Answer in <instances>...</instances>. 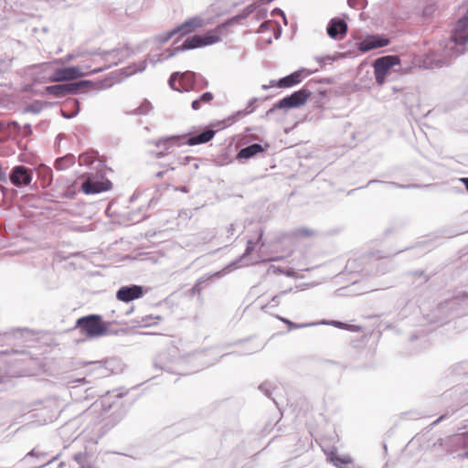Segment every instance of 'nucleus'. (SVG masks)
Segmentation results:
<instances>
[{
    "instance_id": "393cba45",
    "label": "nucleus",
    "mask_w": 468,
    "mask_h": 468,
    "mask_svg": "<svg viewBox=\"0 0 468 468\" xmlns=\"http://www.w3.org/2000/svg\"><path fill=\"white\" fill-rule=\"evenodd\" d=\"M152 110V104L147 100H144L139 107L134 109L131 113L137 115H145Z\"/></svg>"
},
{
    "instance_id": "6e6552de",
    "label": "nucleus",
    "mask_w": 468,
    "mask_h": 468,
    "mask_svg": "<svg viewBox=\"0 0 468 468\" xmlns=\"http://www.w3.org/2000/svg\"><path fill=\"white\" fill-rule=\"evenodd\" d=\"M203 26L202 19L198 17H193L190 18L184 23H182L180 26L175 27L172 30H169L165 33L160 34L157 37V39L160 43L164 44L169 41L175 35L180 34L181 36L186 35L192 31H194L196 28L200 27Z\"/></svg>"
},
{
    "instance_id": "49530a36",
    "label": "nucleus",
    "mask_w": 468,
    "mask_h": 468,
    "mask_svg": "<svg viewBox=\"0 0 468 468\" xmlns=\"http://www.w3.org/2000/svg\"><path fill=\"white\" fill-rule=\"evenodd\" d=\"M376 182L375 180H370L367 185H370L372 183Z\"/></svg>"
},
{
    "instance_id": "1a4fd4ad",
    "label": "nucleus",
    "mask_w": 468,
    "mask_h": 468,
    "mask_svg": "<svg viewBox=\"0 0 468 468\" xmlns=\"http://www.w3.org/2000/svg\"><path fill=\"white\" fill-rule=\"evenodd\" d=\"M310 95L311 91L308 90L307 89H302L297 91H294L290 96H286L283 99L280 100L279 102L274 106V108L270 110V112H272L275 108L288 110L300 107L307 101Z\"/></svg>"
},
{
    "instance_id": "f8f14e48",
    "label": "nucleus",
    "mask_w": 468,
    "mask_h": 468,
    "mask_svg": "<svg viewBox=\"0 0 468 468\" xmlns=\"http://www.w3.org/2000/svg\"><path fill=\"white\" fill-rule=\"evenodd\" d=\"M144 295V289L139 285L122 286L116 293L118 300L128 303L141 298Z\"/></svg>"
},
{
    "instance_id": "0eeeda50",
    "label": "nucleus",
    "mask_w": 468,
    "mask_h": 468,
    "mask_svg": "<svg viewBox=\"0 0 468 468\" xmlns=\"http://www.w3.org/2000/svg\"><path fill=\"white\" fill-rule=\"evenodd\" d=\"M196 73L185 71L183 73L174 72L168 80L169 86L177 91H190L195 90Z\"/></svg>"
},
{
    "instance_id": "7ed1b4c3",
    "label": "nucleus",
    "mask_w": 468,
    "mask_h": 468,
    "mask_svg": "<svg viewBox=\"0 0 468 468\" xmlns=\"http://www.w3.org/2000/svg\"><path fill=\"white\" fill-rule=\"evenodd\" d=\"M225 29H226V26L220 25V26L217 27L215 29L207 32L204 36L195 35L191 37H188L184 41V43L181 46L174 48L173 51H169V53L167 55H165V57H163V55H160L159 58L156 59V61H162L164 59H167V58L173 57L178 51L197 48L218 43L220 40L221 36H222L223 32L225 31ZM153 62L154 63L155 60H154Z\"/></svg>"
},
{
    "instance_id": "f257e3e1",
    "label": "nucleus",
    "mask_w": 468,
    "mask_h": 468,
    "mask_svg": "<svg viewBox=\"0 0 468 468\" xmlns=\"http://www.w3.org/2000/svg\"><path fill=\"white\" fill-rule=\"evenodd\" d=\"M466 45H468V10L458 21L452 36L433 45L427 54L425 63L431 68L448 66L464 52Z\"/></svg>"
},
{
    "instance_id": "412c9836",
    "label": "nucleus",
    "mask_w": 468,
    "mask_h": 468,
    "mask_svg": "<svg viewBox=\"0 0 468 468\" xmlns=\"http://www.w3.org/2000/svg\"><path fill=\"white\" fill-rule=\"evenodd\" d=\"M75 163V157L72 154H67L63 157H59L55 161L54 166L57 170H65Z\"/></svg>"
},
{
    "instance_id": "aec40b11",
    "label": "nucleus",
    "mask_w": 468,
    "mask_h": 468,
    "mask_svg": "<svg viewBox=\"0 0 468 468\" xmlns=\"http://www.w3.org/2000/svg\"><path fill=\"white\" fill-rule=\"evenodd\" d=\"M329 459L333 464L338 468H346V465L353 463V460L349 455H339L335 452H331L329 454Z\"/></svg>"
},
{
    "instance_id": "f704fd0d",
    "label": "nucleus",
    "mask_w": 468,
    "mask_h": 468,
    "mask_svg": "<svg viewBox=\"0 0 468 468\" xmlns=\"http://www.w3.org/2000/svg\"><path fill=\"white\" fill-rule=\"evenodd\" d=\"M234 231H235V225L234 224H230V226L229 227L228 229V232L230 234V235H233L234 234Z\"/></svg>"
},
{
    "instance_id": "9b49d317",
    "label": "nucleus",
    "mask_w": 468,
    "mask_h": 468,
    "mask_svg": "<svg viewBox=\"0 0 468 468\" xmlns=\"http://www.w3.org/2000/svg\"><path fill=\"white\" fill-rule=\"evenodd\" d=\"M33 178L31 169L24 165H16L12 168L9 175L10 182L16 186H28Z\"/></svg>"
},
{
    "instance_id": "ea45409f",
    "label": "nucleus",
    "mask_w": 468,
    "mask_h": 468,
    "mask_svg": "<svg viewBox=\"0 0 468 468\" xmlns=\"http://www.w3.org/2000/svg\"><path fill=\"white\" fill-rule=\"evenodd\" d=\"M348 5L353 6L355 5V0H347Z\"/></svg>"
},
{
    "instance_id": "c03bdc74",
    "label": "nucleus",
    "mask_w": 468,
    "mask_h": 468,
    "mask_svg": "<svg viewBox=\"0 0 468 468\" xmlns=\"http://www.w3.org/2000/svg\"><path fill=\"white\" fill-rule=\"evenodd\" d=\"M275 85V81L274 80H271V86H274Z\"/></svg>"
},
{
    "instance_id": "473e14b6",
    "label": "nucleus",
    "mask_w": 468,
    "mask_h": 468,
    "mask_svg": "<svg viewBox=\"0 0 468 468\" xmlns=\"http://www.w3.org/2000/svg\"><path fill=\"white\" fill-rule=\"evenodd\" d=\"M138 261H140L142 262H147V261L154 262V261H155V260H154L153 257H143V258L139 259Z\"/></svg>"
},
{
    "instance_id": "a19ab883",
    "label": "nucleus",
    "mask_w": 468,
    "mask_h": 468,
    "mask_svg": "<svg viewBox=\"0 0 468 468\" xmlns=\"http://www.w3.org/2000/svg\"><path fill=\"white\" fill-rule=\"evenodd\" d=\"M163 175H164V172H158V173L156 174V176H157V177H162V176H163Z\"/></svg>"
},
{
    "instance_id": "de8ad7c7",
    "label": "nucleus",
    "mask_w": 468,
    "mask_h": 468,
    "mask_svg": "<svg viewBox=\"0 0 468 468\" xmlns=\"http://www.w3.org/2000/svg\"><path fill=\"white\" fill-rule=\"evenodd\" d=\"M46 170H47L48 173L51 174V170L50 169L46 168Z\"/></svg>"
},
{
    "instance_id": "bb28decb",
    "label": "nucleus",
    "mask_w": 468,
    "mask_h": 468,
    "mask_svg": "<svg viewBox=\"0 0 468 468\" xmlns=\"http://www.w3.org/2000/svg\"><path fill=\"white\" fill-rule=\"evenodd\" d=\"M208 86V81L201 75L196 74L195 90H202Z\"/></svg>"
},
{
    "instance_id": "2f4dec72",
    "label": "nucleus",
    "mask_w": 468,
    "mask_h": 468,
    "mask_svg": "<svg viewBox=\"0 0 468 468\" xmlns=\"http://www.w3.org/2000/svg\"><path fill=\"white\" fill-rule=\"evenodd\" d=\"M317 62L320 64V66H324L327 63H330L333 61V58L329 56L327 57H318L316 58Z\"/></svg>"
},
{
    "instance_id": "58836bf2",
    "label": "nucleus",
    "mask_w": 468,
    "mask_h": 468,
    "mask_svg": "<svg viewBox=\"0 0 468 468\" xmlns=\"http://www.w3.org/2000/svg\"><path fill=\"white\" fill-rule=\"evenodd\" d=\"M299 233L300 234H303V235H310L311 234V232L309 230H306V229H300Z\"/></svg>"
},
{
    "instance_id": "37998d69",
    "label": "nucleus",
    "mask_w": 468,
    "mask_h": 468,
    "mask_svg": "<svg viewBox=\"0 0 468 468\" xmlns=\"http://www.w3.org/2000/svg\"><path fill=\"white\" fill-rule=\"evenodd\" d=\"M63 116H65L66 118H70V117H72L73 115H66V114L63 112Z\"/></svg>"
},
{
    "instance_id": "cd10ccee",
    "label": "nucleus",
    "mask_w": 468,
    "mask_h": 468,
    "mask_svg": "<svg viewBox=\"0 0 468 468\" xmlns=\"http://www.w3.org/2000/svg\"><path fill=\"white\" fill-rule=\"evenodd\" d=\"M333 324L337 328L350 330L353 332H356V331L360 330V327L357 325H350V324H344L342 322H333Z\"/></svg>"
},
{
    "instance_id": "a211bd4d",
    "label": "nucleus",
    "mask_w": 468,
    "mask_h": 468,
    "mask_svg": "<svg viewBox=\"0 0 468 468\" xmlns=\"http://www.w3.org/2000/svg\"><path fill=\"white\" fill-rule=\"evenodd\" d=\"M79 57L86 58V60H89V63L86 65H94L98 61L100 55L97 53H91V52H82V53H71L67 55V57L64 58L65 62L71 61Z\"/></svg>"
},
{
    "instance_id": "79ce46f5",
    "label": "nucleus",
    "mask_w": 468,
    "mask_h": 468,
    "mask_svg": "<svg viewBox=\"0 0 468 468\" xmlns=\"http://www.w3.org/2000/svg\"><path fill=\"white\" fill-rule=\"evenodd\" d=\"M390 184L393 185V186H399V187H404L403 186H399V185H398L396 183H390Z\"/></svg>"
},
{
    "instance_id": "c85d7f7f",
    "label": "nucleus",
    "mask_w": 468,
    "mask_h": 468,
    "mask_svg": "<svg viewBox=\"0 0 468 468\" xmlns=\"http://www.w3.org/2000/svg\"><path fill=\"white\" fill-rule=\"evenodd\" d=\"M274 27H275V25H274L272 22H271V21H265V22H263V23L260 26V27H259V29H258V32H259V33H263V32H265L266 30H269V29H274Z\"/></svg>"
},
{
    "instance_id": "c9c22d12",
    "label": "nucleus",
    "mask_w": 468,
    "mask_h": 468,
    "mask_svg": "<svg viewBox=\"0 0 468 468\" xmlns=\"http://www.w3.org/2000/svg\"><path fill=\"white\" fill-rule=\"evenodd\" d=\"M463 443H468V431L462 434Z\"/></svg>"
},
{
    "instance_id": "b1692460",
    "label": "nucleus",
    "mask_w": 468,
    "mask_h": 468,
    "mask_svg": "<svg viewBox=\"0 0 468 468\" xmlns=\"http://www.w3.org/2000/svg\"><path fill=\"white\" fill-rule=\"evenodd\" d=\"M276 318L279 319L280 321H282V323H284L285 324H287L289 330L299 329V328H303V327H308V326H312V325L315 324L314 323L296 324V323L292 322L291 320H289L287 318H284V317H282V316H279V315H277Z\"/></svg>"
},
{
    "instance_id": "5701e85b",
    "label": "nucleus",
    "mask_w": 468,
    "mask_h": 468,
    "mask_svg": "<svg viewBox=\"0 0 468 468\" xmlns=\"http://www.w3.org/2000/svg\"><path fill=\"white\" fill-rule=\"evenodd\" d=\"M97 162V156L94 152L83 153L79 156V164L80 165H91Z\"/></svg>"
},
{
    "instance_id": "dca6fc26",
    "label": "nucleus",
    "mask_w": 468,
    "mask_h": 468,
    "mask_svg": "<svg viewBox=\"0 0 468 468\" xmlns=\"http://www.w3.org/2000/svg\"><path fill=\"white\" fill-rule=\"evenodd\" d=\"M347 30V25L344 20L332 19L326 28L330 37L337 39L342 38Z\"/></svg>"
},
{
    "instance_id": "2eb2a0df",
    "label": "nucleus",
    "mask_w": 468,
    "mask_h": 468,
    "mask_svg": "<svg viewBox=\"0 0 468 468\" xmlns=\"http://www.w3.org/2000/svg\"><path fill=\"white\" fill-rule=\"evenodd\" d=\"M388 44L387 38L379 36H368L357 44V48L362 52H367L371 49L382 48Z\"/></svg>"
},
{
    "instance_id": "7c9ffc66",
    "label": "nucleus",
    "mask_w": 468,
    "mask_h": 468,
    "mask_svg": "<svg viewBox=\"0 0 468 468\" xmlns=\"http://www.w3.org/2000/svg\"><path fill=\"white\" fill-rule=\"evenodd\" d=\"M146 68V61H142L138 65L135 66V69L131 70L128 74H133L136 72H142Z\"/></svg>"
},
{
    "instance_id": "ddd939ff",
    "label": "nucleus",
    "mask_w": 468,
    "mask_h": 468,
    "mask_svg": "<svg viewBox=\"0 0 468 468\" xmlns=\"http://www.w3.org/2000/svg\"><path fill=\"white\" fill-rule=\"evenodd\" d=\"M111 187L112 183L109 180L97 181L92 180L90 177H88V179L81 185L82 191L87 195L98 194L103 191H107L111 189Z\"/></svg>"
},
{
    "instance_id": "423d86ee",
    "label": "nucleus",
    "mask_w": 468,
    "mask_h": 468,
    "mask_svg": "<svg viewBox=\"0 0 468 468\" xmlns=\"http://www.w3.org/2000/svg\"><path fill=\"white\" fill-rule=\"evenodd\" d=\"M399 64V58L395 55L381 57L375 60L374 73L375 79L378 85L385 82L386 76L390 72L392 67Z\"/></svg>"
},
{
    "instance_id": "f3484780",
    "label": "nucleus",
    "mask_w": 468,
    "mask_h": 468,
    "mask_svg": "<svg viewBox=\"0 0 468 468\" xmlns=\"http://www.w3.org/2000/svg\"><path fill=\"white\" fill-rule=\"evenodd\" d=\"M264 151V148L260 144H252L247 147H244L239 150V152L237 154L238 160L242 159H250L256 154L262 153Z\"/></svg>"
},
{
    "instance_id": "39448f33",
    "label": "nucleus",
    "mask_w": 468,
    "mask_h": 468,
    "mask_svg": "<svg viewBox=\"0 0 468 468\" xmlns=\"http://www.w3.org/2000/svg\"><path fill=\"white\" fill-rule=\"evenodd\" d=\"M103 70L102 67L91 69V65H80L74 67H67L56 69L52 74V80L57 82L73 80L92 73L101 72Z\"/></svg>"
},
{
    "instance_id": "20e7f679",
    "label": "nucleus",
    "mask_w": 468,
    "mask_h": 468,
    "mask_svg": "<svg viewBox=\"0 0 468 468\" xmlns=\"http://www.w3.org/2000/svg\"><path fill=\"white\" fill-rule=\"evenodd\" d=\"M76 327L87 338H95L104 335L109 331V324L104 322L101 315L90 314L80 317L76 322Z\"/></svg>"
},
{
    "instance_id": "6ab92c4d",
    "label": "nucleus",
    "mask_w": 468,
    "mask_h": 468,
    "mask_svg": "<svg viewBox=\"0 0 468 468\" xmlns=\"http://www.w3.org/2000/svg\"><path fill=\"white\" fill-rule=\"evenodd\" d=\"M263 236V230L259 229L255 235V238H250L247 242V248L244 255H249L254 250H256L257 248L262 247L263 242H261V239Z\"/></svg>"
},
{
    "instance_id": "4468645a",
    "label": "nucleus",
    "mask_w": 468,
    "mask_h": 468,
    "mask_svg": "<svg viewBox=\"0 0 468 468\" xmlns=\"http://www.w3.org/2000/svg\"><path fill=\"white\" fill-rule=\"evenodd\" d=\"M316 71H317V69L308 70V69H303L301 70L294 71L293 73H292V74H290V75H288L286 77L282 78L278 81L277 85L280 88H289V87H292V86H293L295 84L300 83L303 77L309 76L312 73H314Z\"/></svg>"
},
{
    "instance_id": "9d476101",
    "label": "nucleus",
    "mask_w": 468,
    "mask_h": 468,
    "mask_svg": "<svg viewBox=\"0 0 468 468\" xmlns=\"http://www.w3.org/2000/svg\"><path fill=\"white\" fill-rule=\"evenodd\" d=\"M85 86H93V83L90 80H80L73 83L56 84L52 86H48L46 88V90L48 93L57 98H62L69 94L75 93L78 90Z\"/></svg>"
},
{
    "instance_id": "c756f323",
    "label": "nucleus",
    "mask_w": 468,
    "mask_h": 468,
    "mask_svg": "<svg viewBox=\"0 0 468 468\" xmlns=\"http://www.w3.org/2000/svg\"><path fill=\"white\" fill-rule=\"evenodd\" d=\"M279 271L283 272V273H285L289 277L293 278V279H300V278L303 277V274H301L299 272H296V271H290V270H279Z\"/></svg>"
},
{
    "instance_id": "a18cd8bd",
    "label": "nucleus",
    "mask_w": 468,
    "mask_h": 468,
    "mask_svg": "<svg viewBox=\"0 0 468 468\" xmlns=\"http://www.w3.org/2000/svg\"><path fill=\"white\" fill-rule=\"evenodd\" d=\"M181 191H183V192H187V190H186V187H183V188L181 189Z\"/></svg>"
},
{
    "instance_id": "4c0bfd02",
    "label": "nucleus",
    "mask_w": 468,
    "mask_h": 468,
    "mask_svg": "<svg viewBox=\"0 0 468 468\" xmlns=\"http://www.w3.org/2000/svg\"><path fill=\"white\" fill-rule=\"evenodd\" d=\"M461 181L464 184V186L468 191V177L462 178Z\"/></svg>"
},
{
    "instance_id": "e433bc0d",
    "label": "nucleus",
    "mask_w": 468,
    "mask_h": 468,
    "mask_svg": "<svg viewBox=\"0 0 468 468\" xmlns=\"http://www.w3.org/2000/svg\"><path fill=\"white\" fill-rule=\"evenodd\" d=\"M273 13H275V14H279V15H281L283 18H285V15H284V13H283L281 9H279V8H275V9L273 10Z\"/></svg>"
},
{
    "instance_id": "4be33fe9",
    "label": "nucleus",
    "mask_w": 468,
    "mask_h": 468,
    "mask_svg": "<svg viewBox=\"0 0 468 468\" xmlns=\"http://www.w3.org/2000/svg\"><path fill=\"white\" fill-rule=\"evenodd\" d=\"M214 96L211 92L207 91L192 101L191 107L194 111L199 110L203 104H207L213 100Z\"/></svg>"
},
{
    "instance_id": "f03ea898",
    "label": "nucleus",
    "mask_w": 468,
    "mask_h": 468,
    "mask_svg": "<svg viewBox=\"0 0 468 468\" xmlns=\"http://www.w3.org/2000/svg\"><path fill=\"white\" fill-rule=\"evenodd\" d=\"M215 133L214 130L207 129L199 134L190 137L186 134L161 137L151 142V144L159 149L158 151L154 152L153 154L156 158H161L172 153L176 147L206 144L214 137Z\"/></svg>"
},
{
    "instance_id": "72a5a7b5",
    "label": "nucleus",
    "mask_w": 468,
    "mask_h": 468,
    "mask_svg": "<svg viewBox=\"0 0 468 468\" xmlns=\"http://www.w3.org/2000/svg\"><path fill=\"white\" fill-rule=\"evenodd\" d=\"M191 159H193V158L190 156H185L180 163L182 165H186Z\"/></svg>"
},
{
    "instance_id": "a878e982",
    "label": "nucleus",
    "mask_w": 468,
    "mask_h": 468,
    "mask_svg": "<svg viewBox=\"0 0 468 468\" xmlns=\"http://www.w3.org/2000/svg\"><path fill=\"white\" fill-rule=\"evenodd\" d=\"M10 126H13L18 133H20L25 137L29 136L32 133V127L30 124H25L24 126H20L16 122H13L10 123Z\"/></svg>"
}]
</instances>
